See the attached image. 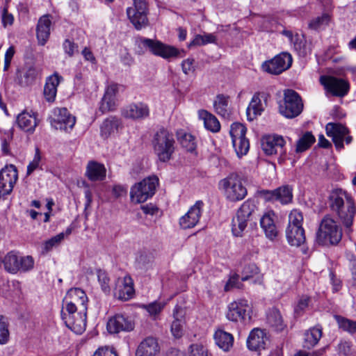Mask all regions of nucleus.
I'll list each match as a JSON object with an SVG mask.
<instances>
[{
    "mask_svg": "<svg viewBox=\"0 0 356 356\" xmlns=\"http://www.w3.org/2000/svg\"><path fill=\"white\" fill-rule=\"evenodd\" d=\"M76 298L74 301L65 300L61 310V318L65 325L74 334H83L86 327L87 297L83 291L76 289L73 291Z\"/></svg>",
    "mask_w": 356,
    "mask_h": 356,
    "instance_id": "obj_1",
    "label": "nucleus"
},
{
    "mask_svg": "<svg viewBox=\"0 0 356 356\" xmlns=\"http://www.w3.org/2000/svg\"><path fill=\"white\" fill-rule=\"evenodd\" d=\"M328 202L331 211L350 232L356 215V204L352 195L342 188H335L330 192Z\"/></svg>",
    "mask_w": 356,
    "mask_h": 356,
    "instance_id": "obj_2",
    "label": "nucleus"
},
{
    "mask_svg": "<svg viewBox=\"0 0 356 356\" xmlns=\"http://www.w3.org/2000/svg\"><path fill=\"white\" fill-rule=\"evenodd\" d=\"M342 238V229L339 223L330 215L321 220L316 232V242L324 246L338 244Z\"/></svg>",
    "mask_w": 356,
    "mask_h": 356,
    "instance_id": "obj_3",
    "label": "nucleus"
},
{
    "mask_svg": "<svg viewBox=\"0 0 356 356\" xmlns=\"http://www.w3.org/2000/svg\"><path fill=\"white\" fill-rule=\"evenodd\" d=\"M152 145L161 162L168 161L175 152V140L172 134L165 129H160L154 135Z\"/></svg>",
    "mask_w": 356,
    "mask_h": 356,
    "instance_id": "obj_4",
    "label": "nucleus"
},
{
    "mask_svg": "<svg viewBox=\"0 0 356 356\" xmlns=\"http://www.w3.org/2000/svg\"><path fill=\"white\" fill-rule=\"evenodd\" d=\"M136 43L140 54L149 51L154 55L162 57L165 59L178 57L181 52L179 49L172 46L149 38H138L136 40Z\"/></svg>",
    "mask_w": 356,
    "mask_h": 356,
    "instance_id": "obj_5",
    "label": "nucleus"
},
{
    "mask_svg": "<svg viewBox=\"0 0 356 356\" xmlns=\"http://www.w3.org/2000/svg\"><path fill=\"white\" fill-rule=\"evenodd\" d=\"M257 207L252 200L244 202L232 220V232L236 237H242L249 222L254 217Z\"/></svg>",
    "mask_w": 356,
    "mask_h": 356,
    "instance_id": "obj_6",
    "label": "nucleus"
},
{
    "mask_svg": "<svg viewBox=\"0 0 356 356\" xmlns=\"http://www.w3.org/2000/svg\"><path fill=\"white\" fill-rule=\"evenodd\" d=\"M219 188L225 197L231 202L240 201L247 195V189L243 186L238 175L232 173L219 182Z\"/></svg>",
    "mask_w": 356,
    "mask_h": 356,
    "instance_id": "obj_7",
    "label": "nucleus"
},
{
    "mask_svg": "<svg viewBox=\"0 0 356 356\" xmlns=\"http://www.w3.org/2000/svg\"><path fill=\"white\" fill-rule=\"evenodd\" d=\"M158 185L159 179L156 176L147 177L134 184L130 191L131 202L136 204L145 202L154 195Z\"/></svg>",
    "mask_w": 356,
    "mask_h": 356,
    "instance_id": "obj_8",
    "label": "nucleus"
},
{
    "mask_svg": "<svg viewBox=\"0 0 356 356\" xmlns=\"http://www.w3.org/2000/svg\"><path fill=\"white\" fill-rule=\"evenodd\" d=\"M303 102L299 94L293 90H286L284 92V99L280 103V114L287 118L298 116L303 110Z\"/></svg>",
    "mask_w": 356,
    "mask_h": 356,
    "instance_id": "obj_9",
    "label": "nucleus"
},
{
    "mask_svg": "<svg viewBox=\"0 0 356 356\" xmlns=\"http://www.w3.org/2000/svg\"><path fill=\"white\" fill-rule=\"evenodd\" d=\"M127 16L137 30L148 25L147 6L145 0H134V6L127 10Z\"/></svg>",
    "mask_w": 356,
    "mask_h": 356,
    "instance_id": "obj_10",
    "label": "nucleus"
},
{
    "mask_svg": "<svg viewBox=\"0 0 356 356\" xmlns=\"http://www.w3.org/2000/svg\"><path fill=\"white\" fill-rule=\"evenodd\" d=\"M319 81L327 94L334 97H344L349 91V83L342 79L329 75H322Z\"/></svg>",
    "mask_w": 356,
    "mask_h": 356,
    "instance_id": "obj_11",
    "label": "nucleus"
},
{
    "mask_svg": "<svg viewBox=\"0 0 356 356\" xmlns=\"http://www.w3.org/2000/svg\"><path fill=\"white\" fill-rule=\"evenodd\" d=\"M293 58L288 52H282L271 60L266 61L262 65L264 71L272 74H280L288 70L292 65Z\"/></svg>",
    "mask_w": 356,
    "mask_h": 356,
    "instance_id": "obj_12",
    "label": "nucleus"
},
{
    "mask_svg": "<svg viewBox=\"0 0 356 356\" xmlns=\"http://www.w3.org/2000/svg\"><path fill=\"white\" fill-rule=\"evenodd\" d=\"M18 179V173L14 165H6L0 171V198L11 193Z\"/></svg>",
    "mask_w": 356,
    "mask_h": 356,
    "instance_id": "obj_13",
    "label": "nucleus"
},
{
    "mask_svg": "<svg viewBox=\"0 0 356 356\" xmlns=\"http://www.w3.org/2000/svg\"><path fill=\"white\" fill-rule=\"evenodd\" d=\"M292 191L291 186L284 185L272 191L263 190L260 195L266 202H279L282 204H286L292 201Z\"/></svg>",
    "mask_w": 356,
    "mask_h": 356,
    "instance_id": "obj_14",
    "label": "nucleus"
},
{
    "mask_svg": "<svg viewBox=\"0 0 356 356\" xmlns=\"http://www.w3.org/2000/svg\"><path fill=\"white\" fill-rule=\"evenodd\" d=\"M286 141L282 136L277 134L268 135L262 139V149L268 155L278 154L284 156L286 151L285 149Z\"/></svg>",
    "mask_w": 356,
    "mask_h": 356,
    "instance_id": "obj_15",
    "label": "nucleus"
},
{
    "mask_svg": "<svg viewBox=\"0 0 356 356\" xmlns=\"http://www.w3.org/2000/svg\"><path fill=\"white\" fill-rule=\"evenodd\" d=\"M51 125L56 129L67 131L75 124L76 118L72 115L66 108H56L54 110Z\"/></svg>",
    "mask_w": 356,
    "mask_h": 356,
    "instance_id": "obj_16",
    "label": "nucleus"
},
{
    "mask_svg": "<svg viewBox=\"0 0 356 356\" xmlns=\"http://www.w3.org/2000/svg\"><path fill=\"white\" fill-rule=\"evenodd\" d=\"M250 310L248 300L239 299L229 304L226 316L232 321H245L250 318Z\"/></svg>",
    "mask_w": 356,
    "mask_h": 356,
    "instance_id": "obj_17",
    "label": "nucleus"
},
{
    "mask_svg": "<svg viewBox=\"0 0 356 356\" xmlns=\"http://www.w3.org/2000/svg\"><path fill=\"white\" fill-rule=\"evenodd\" d=\"M326 134L332 138L337 150L343 148V138L349 134L348 129L340 123L329 122L325 127Z\"/></svg>",
    "mask_w": 356,
    "mask_h": 356,
    "instance_id": "obj_18",
    "label": "nucleus"
},
{
    "mask_svg": "<svg viewBox=\"0 0 356 356\" xmlns=\"http://www.w3.org/2000/svg\"><path fill=\"white\" fill-rule=\"evenodd\" d=\"M121 113L125 118L140 120L149 115V108L146 104L142 102L133 103L123 108Z\"/></svg>",
    "mask_w": 356,
    "mask_h": 356,
    "instance_id": "obj_19",
    "label": "nucleus"
},
{
    "mask_svg": "<svg viewBox=\"0 0 356 356\" xmlns=\"http://www.w3.org/2000/svg\"><path fill=\"white\" fill-rule=\"evenodd\" d=\"M134 294V282L130 276H124L122 280H118L114 289V296L118 300L127 301Z\"/></svg>",
    "mask_w": 356,
    "mask_h": 356,
    "instance_id": "obj_20",
    "label": "nucleus"
},
{
    "mask_svg": "<svg viewBox=\"0 0 356 356\" xmlns=\"http://www.w3.org/2000/svg\"><path fill=\"white\" fill-rule=\"evenodd\" d=\"M106 327L109 334H118L132 331L134 324L122 315H116L108 320Z\"/></svg>",
    "mask_w": 356,
    "mask_h": 356,
    "instance_id": "obj_21",
    "label": "nucleus"
},
{
    "mask_svg": "<svg viewBox=\"0 0 356 356\" xmlns=\"http://www.w3.org/2000/svg\"><path fill=\"white\" fill-rule=\"evenodd\" d=\"M160 347L157 339L152 336L145 339L138 346L136 356H159Z\"/></svg>",
    "mask_w": 356,
    "mask_h": 356,
    "instance_id": "obj_22",
    "label": "nucleus"
},
{
    "mask_svg": "<svg viewBox=\"0 0 356 356\" xmlns=\"http://www.w3.org/2000/svg\"><path fill=\"white\" fill-rule=\"evenodd\" d=\"M123 127L122 120L115 116H111L104 120L100 127V135L104 138L118 134Z\"/></svg>",
    "mask_w": 356,
    "mask_h": 356,
    "instance_id": "obj_23",
    "label": "nucleus"
},
{
    "mask_svg": "<svg viewBox=\"0 0 356 356\" xmlns=\"http://www.w3.org/2000/svg\"><path fill=\"white\" fill-rule=\"evenodd\" d=\"M266 323L273 332H284L286 327L280 310L275 307H273L268 311Z\"/></svg>",
    "mask_w": 356,
    "mask_h": 356,
    "instance_id": "obj_24",
    "label": "nucleus"
},
{
    "mask_svg": "<svg viewBox=\"0 0 356 356\" xmlns=\"http://www.w3.org/2000/svg\"><path fill=\"white\" fill-rule=\"evenodd\" d=\"M200 218V202L197 201L188 211L179 220V225L183 229H189L195 227Z\"/></svg>",
    "mask_w": 356,
    "mask_h": 356,
    "instance_id": "obj_25",
    "label": "nucleus"
},
{
    "mask_svg": "<svg viewBox=\"0 0 356 356\" xmlns=\"http://www.w3.org/2000/svg\"><path fill=\"white\" fill-rule=\"evenodd\" d=\"M62 80L63 77L58 73H54L47 77L43 92L44 98L47 102H54L57 93V87Z\"/></svg>",
    "mask_w": 356,
    "mask_h": 356,
    "instance_id": "obj_26",
    "label": "nucleus"
},
{
    "mask_svg": "<svg viewBox=\"0 0 356 356\" xmlns=\"http://www.w3.org/2000/svg\"><path fill=\"white\" fill-rule=\"evenodd\" d=\"M17 126L26 132L33 133L35 131L38 121L35 113H29L26 111H22L17 117Z\"/></svg>",
    "mask_w": 356,
    "mask_h": 356,
    "instance_id": "obj_27",
    "label": "nucleus"
},
{
    "mask_svg": "<svg viewBox=\"0 0 356 356\" xmlns=\"http://www.w3.org/2000/svg\"><path fill=\"white\" fill-rule=\"evenodd\" d=\"M51 24V22L48 15H43L38 20L36 36L40 45H44L49 38Z\"/></svg>",
    "mask_w": 356,
    "mask_h": 356,
    "instance_id": "obj_28",
    "label": "nucleus"
},
{
    "mask_svg": "<svg viewBox=\"0 0 356 356\" xmlns=\"http://www.w3.org/2000/svg\"><path fill=\"white\" fill-rule=\"evenodd\" d=\"M106 170L104 165L97 161H89L86 171V175L92 181H103L106 177Z\"/></svg>",
    "mask_w": 356,
    "mask_h": 356,
    "instance_id": "obj_29",
    "label": "nucleus"
},
{
    "mask_svg": "<svg viewBox=\"0 0 356 356\" xmlns=\"http://www.w3.org/2000/svg\"><path fill=\"white\" fill-rule=\"evenodd\" d=\"M118 91V86L115 83H112L106 88L99 108L102 113L114 110L115 97Z\"/></svg>",
    "mask_w": 356,
    "mask_h": 356,
    "instance_id": "obj_30",
    "label": "nucleus"
},
{
    "mask_svg": "<svg viewBox=\"0 0 356 356\" xmlns=\"http://www.w3.org/2000/svg\"><path fill=\"white\" fill-rule=\"evenodd\" d=\"M286 236L289 243L293 246L298 247L306 240L302 226L286 227Z\"/></svg>",
    "mask_w": 356,
    "mask_h": 356,
    "instance_id": "obj_31",
    "label": "nucleus"
},
{
    "mask_svg": "<svg viewBox=\"0 0 356 356\" xmlns=\"http://www.w3.org/2000/svg\"><path fill=\"white\" fill-rule=\"evenodd\" d=\"M38 71L33 66H29L26 68L17 70V81L22 86H28L31 85L36 79Z\"/></svg>",
    "mask_w": 356,
    "mask_h": 356,
    "instance_id": "obj_32",
    "label": "nucleus"
},
{
    "mask_svg": "<svg viewBox=\"0 0 356 356\" xmlns=\"http://www.w3.org/2000/svg\"><path fill=\"white\" fill-rule=\"evenodd\" d=\"M260 95L259 93L254 94L247 108V118L250 121L254 120L264 110Z\"/></svg>",
    "mask_w": 356,
    "mask_h": 356,
    "instance_id": "obj_33",
    "label": "nucleus"
},
{
    "mask_svg": "<svg viewBox=\"0 0 356 356\" xmlns=\"http://www.w3.org/2000/svg\"><path fill=\"white\" fill-rule=\"evenodd\" d=\"M273 213H266L260 220V225L266 236L270 240H273L277 236V229L272 217Z\"/></svg>",
    "mask_w": 356,
    "mask_h": 356,
    "instance_id": "obj_34",
    "label": "nucleus"
},
{
    "mask_svg": "<svg viewBox=\"0 0 356 356\" xmlns=\"http://www.w3.org/2000/svg\"><path fill=\"white\" fill-rule=\"evenodd\" d=\"M202 120L204 128L212 133H218L220 130V123L218 118L206 110H202Z\"/></svg>",
    "mask_w": 356,
    "mask_h": 356,
    "instance_id": "obj_35",
    "label": "nucleus"
},
{
    "mask_svg": "<svg viewBox=\"0 0 356 356\" xmlns=\"http://www.w3.org/2000/svg\"><path fill=\"white\" fill-rule=\"evenodd\" d=\"M241 275L242 281H247L257 277L254 282L259 284H261L262 282V279L260 277L259 268L254 264L251 263L245 265L241 272Z\"/></svg>",
    "mask_w": 356,
    "mask_h": 356,
    "instance_id": "obj_36",
    "label": "nucleus"
},
{
    "mask_svg": "<svg viewBox=\"0 0 356 356\" xmlns=\"http://www.w3.org/2000/svg\"><path fill=\"white\" fill-rule=\"evenodd\" d=\"M177 137L181 145L188 152H193L195 150L196 143L195 138L191 134L186 133L183 129H180L177 131Z\"/></svg>",
    "mask_w": 356,
    "mask_h": 356,
    "instance_id": "obj_37",
    "label": "nucleus"
},
{
    "mask_svg": "<svg viewBox=\"0 0 356 356\" xmlns=\"http://www.w3.org/2000/svg\"><path fill=\"white\" fill-rule=\"evenodd\" d=\"M19 257L13 251L8 252L3 258L4 268L10 273H16L19 271Z\"/></svg>",
    "mask_w": 356,
    "mask_h": 356,
    "instance_id": "obj_38",
    "label": "nucleus"
},
{
    "mask_svg": "<svg viewBox=\"0 0 356 356\" xmlns=\"http://www.w3.org/2000/svg\"><path fill=\"white\" fill-rule=\"evenodd\" d=\"M267 339L266 335H249L247 339V346L253 351L264 349Z\"/></svg>",
    "mask_w": 356,
    "mask_h": 356,
    "instance_id": "obj_39",
    "label": "nucleus"
},
{
    "mask_svg": "<svg viewBox=\"0 0 356 356\" xmlns=\"http://www.w3.org/2000/svg\"><path fill=\"white\" fill-rule=\"evenodd\" d=\"M229 97L222 94L218 95L213 101V108L216 112L222 116L228 114Z\"/></svg>",
    "mask_w": 356,
    "mask_h": 356,
    "instance_id": "obj_40",
    "label": "nucleus"
},
{
    "mask_svg": "<svg viewBox=\"0 0 356 356\" xmlns=\"http://www.w3.org/2000/svg\"><path fill=\"white\" fill-rule=\"evenodd\" d=\"M232 145L238 157L245 155L250 149L249 140L246 137L232 140Z\"/></svg>",
    "mask_w": 356,
    "mask_h": 356,
    "instance_id": "obj_41",
    "label": "nucleus"
},
{
    "mask_svg": "<svg viewBox=\"0 0 356 356\" xmlns=\"http://www.w3.org/2000/svg\"><path fill=\"white\" fill-rule=\"evenodd\" d=\"M334 318L339 327L342 331L350 333L356 332V321L350 320L339 315L334 316Z\"/></svg>",
    "mask_w": 356,
    "mask_h": 356,
    "instance_id": "obj_42",
    "label": "nucleus"
},
{
    "mask_svg": "<svg viewBox=\"0 0 356 356\" xmlns=\"http://www.w3.org/2000/svg\"><path fill=\"white\" fill-rule=\"evenodd\" d=\"M315 142V137L311 132H306L298 141L296 152H302L307 149Z\"/></svg>",
    "mask_w": 356,
    "mask_h": 356,
    "instance_id": "obj_43",
    "label": "nucleus"
},
{
    "mask_svg": "<svg viewBox=\"0 0 356 356\" xmlns=\"http://www.w3.org/2000/svg\"><path fill=\"white\" fill-rule=\"evenodd\" d=\"M330 21V16L327 13H324L312 19L309 23V27L313 30H320L324 29Z\"/></svg>",
    "mask_w": 356,
    "mask_h": 356,
    "instance_id": "obj_44",
    "label": "nucleus"
},
{
    "mask_svg": "<svg viewBox=\"0 0 356 356\" xmlns=\"http://www.w3.org/2000/svg\"><path fill=\"white\" fill-rule=\"evenodd\" d=\"M217 346L224 351H228L234 343L233 335H214Z\"/></svg>",
    "mask_w": 356,
    "mask_h": 356,
    "instance_id": "obj_45",
    "label": "nucleus"
},
{
    "mask_svg": "<svg viewBox=\"0 0 356 356\" xmlns=\"http://www.w3.org/2000/svg\"><path fill=\"white\" fill-rule=\"evenodd\" d=\"M292 44L299 56H305L308 54L309 49L304 36L296 33V38Z\"/></svg>",
    "mask_w": 356,
    "mask_h": 356,
    "instance_id": "obj_46",
    "label": "nucleus"
},
{
    "mask_svg": "<svg viewBox=\"0 0 356 356\" xmlns=\"http://www.w3.org/2000/svg\"><path fill=\"white\" fill-rule=\"evenodd\" d=\"M97 276L102 290L104 293L109 294L111 292L110 278L106 272L99 269L97 270Z\"/></svg>",
    "mask_w": 356,
    "mask_h": 356,
    "instance_id": "obj_47",
    "label": "nucleus"
},
{
    "mask_svg": "<svg viewBox=\"0 0 356 356\" xmlns=\"http://www.w3.org/2000/svg\"><path fill=\"white\" fill-rule=\"evenodd\" d=\"M247 129L241 123L234 122L231 125L229 134L232 140L245 137Z\"/></svg>",
    "mask_w": 356,
    "mask_h": 356,
    "instance_id": "obj_48",
    "label": "nucleus"
},
{
    "mask_svg": "<svg viewBox=\"0 0 356 356\" xmlns=\"http://www.w3.org/2000/svg\"><path fill=\"white\" fill-rule=\"evenodd\" d=\"M303 216L302 213L297 210L293 209L289 216V225L287 227L302 226Z\"/></svg>",
    "mask_w": 356,
    "mask_h": 356,
    "instance_id": "obj_49",
    "label": "nucleus"
},
{
    "mask_svg": "<svg viewBox=\"0 0 356 356\" xmlns=\"http://www.w3.org/2000/svg\"><path fill=\"white\" fill-rule=\"evenodd\" d=\"M65 234L60 233L50 239L46 241L44 243L43 251L48 252L52 250L54 247L58 246L60 243L64 239Z\"/></svg>",
    "mask_w": 356,
    "mask_h": 356,
    "instance_id": "obj_50",
    "label": "nucleus"
},
{
    "mask_svg": "<svg viewBox=\"0 0 356 356\" xmlns=\"http://www.w3.org/2000/svg\"><path fill=\"white\" fill-rule=\"evenodd\" d=\"M165 306L164 303L154 301L153 302H151L148 305H143V308L146 309V311L151 315L156 316L159 314L161 313V312L163 310V307Z\"/></svg>",
    "mask_w": 356,
    "mask_h": 356,
    "instance_id": "obj_51",
    "label": "nucleus"
},
{
    "mask_svg": "<svg viewBox=\"0 0 356 356\" xmlns=\"http://www.w3.org/2000/svg\"><path fill=\"white\" fill-rule=\"evenodd\" d=\"M310 298L307 296H302L294 308V312L297 316H301L308 307Z\"/></svg>",
    "mask_w": 356,
    "mask_h": 356,
    "instance_id": "obj_52",
    "label": "nucleus"
},
{
    "mask_svg": "<svg viewBox=\"0 0 356 356\" xmlns=\"http://www.w3.org/2000/svg\"><path fill=\"white\" fill-rule=\"evenodd\" d=\"M34 266V260L31 256L19 257V271L26 272L33 269Z\"/></svg>",
    "mask_w": 356,
    "mask_h": 356,
    "instance_id": "obj_53",
    "label": "nucleus"
},
{
    "mask_svg": "<svg viewBox=\"0 0 356 356\" xmlns=\"http://www.w3.org/2000/svg\"><path fill=\"white\" fill-rule=\"evenodd\" d=\"M242 286L243 284L239 281V275L234 273L225 285V291H228L234 288L241 289Z\"/></svg>",
    "mask_w": 356,
    "mask_h": 356,
    "instance_id": "obj_54",
    "label": "nucleus"
},
{
    "mask_svg": "<svg viewBox=\"0 0 356 356\" xmlns=\"http://www.w3.org/2000/svg\"><path fill=\"white\" fill-rule=\"evenodd\" d=\"M181 310L180 307H175L173 315L175 317V321L172 322L171 325V331L172 332H179L182 330L183 327V321L181 319H179V312Z\"/></svg>",
    "mask_w": 356,
    "mask_h": 356,
    "instance_id": "obj_55",
    "label": "nucleus"
},
{
    "mask_svg": "<svg viewBox=\"0 0 356 356\" xmlns=\"http://www.w3.org/2000/svg\"><path fill=\"white\" fill-rule=\"evenodd\" d=\"M40 159L41 157L40 154V151L39 149L37 148L33 161H31L27 166V175H31L35 170H36L38 168Z\"/></svg>",
    "mask_w": 356,
    "mask_h": 356,
    "instance_id": "obj_56",
    "label": "nucleus"
},
{
    "mask_svg": "<svg viewBox=\"0 0 356 356\" xmlns=\"http://www.w3.org/2000/svg\"><path fill=\"white\" fill-rule=\"evenodd\" d=\"M92 356H118L113 348L104 346L99 348Z\"/></svg>",
    "mask_w": 356,
    "mask_h": 356,
    "instance_id": "obj_57",
    "label": "nucleus"
},
{
    "mask_svg": "<svg viewBox=\"0 0 356 356\" xmlns=\"http://www.w3.org/2000/svg\"><path fill=\"white\" fill-rule=\"evenodd\" d=\"M1 22L4 28L7 26H11L14 22V17L8 11V8L4 7L1 13Z\"/></svg>",
    "mask_w": 356,
    "mask_h": 356,
    "instance_id": "obj_58",
    "label": "nucleus"
},
{
    "mask_svg": "<svg viewBox=\"0 0 356 356\" xmlns=\"http://www.w3.org/2000/svg\"><path fill=\"white\" fill-rule=\"evenodd\" d=\"M63 49L65 52L70 56H72L77 51V45L72 41L67 39L63 42Z\"/></svg>",
    "mask_w": 356,
    "mask_h": 356,
    "instance_id": "obj_59",
    "label": "nucleus"
},
{
    "mask_svg": "<svg viewBox=\"0 0 356 356\" xmlns=\"http://www.w3.org/2000/svg\"><path fill=\"white\" fill-rule=\"evenodd\" d=\"M321 335H305L303 346L310 348L314 346L320 340Z\"/></svg>",
    "mask_w": 356,
    "mask_h": 356,
    "instance_id": "obj_60",
    "label": "nucleus"
},
{
    "mask_svg": "<svg viewBox=\"0 0 356 356\" xmlns=\"http://www.w3.org/2000/svg\"><path fill=\"white\" fill-rule=\"evenodd\" d=\"M140 208L143 213L146 215L154 216L159 211L158 207L152 203L142 205Z\"/></svg>",
    "mask_w": 356,
    "mask_h": 356,
    "instance_id": "obj_61",
    "label": "nucleus"
},
{
    "mask_svg": "<svg viewBox=\"0 0 356 356\" xmlns=\"http://www.w3.org/2000/svg\"><path fill=\"white\" fill-rule=\"evenodd\" d=\"M182 70L185 74H188L194 70V60L193 59H186L181 63Z\"/></svg>",
    "mask_w": 356,
    "mask_h": 356,
    "instance_id": "obj_62",
    "label": "nucleus"
},
{
    "mask_svg": "<svg viewBox=\"0 0 356 356\" xmlns=\"http://www.w3.org/2000/svg\"><path fill=\"white\" fill-rule=\"evenodd\" d=\"M339 353L342 356H349L351 354V346L348 342H342L339 345Z\"/></svg>",
    "mask_w": 356,
    "mask_h": 356,
    "instance_id": "obj_63",
    "label": "nucleus"
},
{
    "mask_svg": "<svg viewBox=\"0 0 356 356\" xmlns=\"http://www.w3.org/2000/svg\"><path fill=\"white\" fill-rule=\"evenodd\" d=\"M323 349H320L311 353H307L305 350H299L294 355V356H321L323 354Z\"/></svg>",
    "mask_w": 356,
    "mask_h": 356,
    "instance_id": "obj_64",
    "label": "nucleus"
}]
</instances>
